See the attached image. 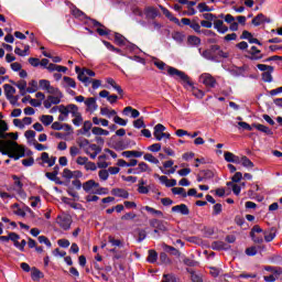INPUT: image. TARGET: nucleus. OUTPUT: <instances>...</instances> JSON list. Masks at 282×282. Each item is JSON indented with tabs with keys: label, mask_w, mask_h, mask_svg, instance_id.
<instances>
[{
	"label": "nucleus",
	"mask_w": 282,
	"mask_h": 282,
	"mask_svg": "<svg viewBox=\"0 0 282 282\" xmlns=\"http://www.w3.org/2000/svg\"><path fill=\"white\" fill-rule=\"evenodd\" d=\"M240 164H242V166H245V169H254V163H252V161H250V159H248V156H242L240 159Z\"/></svg>",
	"instance_id": "a19ab883"
},
{
	"label": "nucleus",
	"mask_w": 282,
	"mask_h": 282,
	"mask_svg": "<svg viewBox=\"0 0 282 282\" xmlns=\"http://www.w3.org/2000/svg\"><path fill=\"white\" fill-rule=\"evenodd\" d=\"M127 39L120 34V33H115V42L117 43V45H124Z\"/></svg>",
	"instance_id": "603ef678"
},
{
	"label": "nucleus",
	"mask_w": 282,
	"mask_h": 282,
	"mask_svg": "<svg viewBox=\"0 0 282 282\" xmlns=\"http://www.w3.org/2000/svg\"><path fill=\"white\" fill-rule=\"evenodd\" d=\"M199 83L205 85V87H209L210 89L215 88L217 85V79L213 77V75L208 73H204L199 76Z\"/></svg>",
	"instance_id": "0eeeda50"
},
{
	"label": "nucleus",
	"mask_w": 282,
	"mask_h": 282,
	"mask_svg": "<svg viewBox=\"0 0 282 282\" xmlns=\"http://www.w3.org/2000/svg\"><path fill=\"white\" fill-rule=\"evenodd\" d=\"M9 129L8 122L3 121V115L0 112V140H8V138H11V140H19V134L7 132Z\"/></svg>",
	"instance_id": "39448f33"
},
{
	"label": "nucleus",
	"mask_w": 282,
	"mask_h": 282,
	"mask_svg": "<svg viewBox=\"0 0 282 282\" xmlns=\"http://www.w3.org/2000/svg\"><path fill=\"white\" fill-rule=\"evenodd\" d=\"M144 14L147 19H158V17H160V12L158 11V9H155V7H148L144 9Z\"/></svg>",
	"instance_id": "ddd939ff"
},
{
	"label": "nucleus",
	"mask_w": 282,
	"mask_h": 282,
	"mask_svg": "<svg viewBox=\"0 0 282 282\" xmlns=\"http://www.w3.org/2000/svg\"><path fill=\"white\" fill-rule=\"evenodd\" d=\"M72 216L67 214H61L56 218V224L62 230H69V228H72Z\"/></svg>",
	"instance_id": "423d86ee"
},
{
	"label": "nucleus",
	"mask_w": 282,
	"mask_h": 282,
	"mask_svg": "<svg viewBox=\"0 0 282 282\" xmlns=\"http://www.w3.org/2000/svg\"><path fill=\"white\" fill-rule=\"evenodd\" d=\"M36 91H39V82L32 79L26 88V94H36Z\"/></svg>",
	"instance_id": "c756f323"
},
{
	"label": "nucleus",
	"mask_w": 282,
	"mask_h": 282,
	"mask_svg": "<svg viewBox=\"0 0 282 282\" xmlns=\"http://www.w3.org/2000/svg\"><path fill=\"white\" fill-rule=\"evenodd\" d=\"M72 14L73 17H75L76 19H85V13L83 11H80L78 8L73 7L72 8Z\"/></svg>",
	"instance_id": "49530a36"
},
{
	"label": "nucleus",
	"mask_w": 282,
	"mask_h": 282,
	"mask_svg": "<svg viewBox=\"0 0 282 282\" xmlns=\"http://www.w3.org/2000/svg\"><path fill=\"white\" fill-rule=\"evenodd\" d=\"M58 111L62 116H64L65 118H69V105L64 106V105H59L58 106Z\"/></svg>",
	"instance_id": "a18cd8bd"
},
{
	"label": "nucleus",
	"mask_w": 282,
	"mask_h": 282,
	"mask_svg": "<svg viewBox=\"0 0 282 282\" xmlns=\"http://www.w3.org/2000/svg\"><path fill=\"white\" fill-rule=\"evenodd\" d=\"M262 80L264 83H272V70L271 69L262 73Z\"/></svg>",
	"instance_id": "13d9d810"
},
{
	"label": "nucleus",
	"mask_w": 282,
	"mask_h": 282,
	"mask_svg": "<svg viewBox=\"0 0 282 282\" xmlns=\"http://www.w3.org/2000/svg\"><path fill=\"white\" fill-rule=\"evenodd\" d=\"M276 237V234L274 231H264V241H267V243H270V241H274Z\"/></svg>",
	"instance_id": "864d4df0"
},
{
	"label": "nucleus",
	"mask_w": 282,
	"mask_h": 282,
	"mask_svg": "<svg viewBox=\"0 0 282 282\" xmlns=\"http://www.w3.org/2000/svg\"><path fill=\"white\" fill-rule=\"evenodd\" d=\"M62 177H64V180H67L69 182V180L74 177V172L69 169H64Z\"/></svg>",
	"instance_id": "bf43d9fd"
},
{
	"label": "nucleus",
	"mask_w": 282,
	"mask_h": 282,
	"mask_svg": "<svg viewBox=\"0 0 282 282\" xmlns=\"http://www.w3.org/2000/svg\"><path fill=\"white\" fill-rule=\"evenodd\" d=\"M70 158H76V155H80V148L73 145L69 148Z\"/></svg>",
	"instance_id": "e2e57ef3"
},
{
	"label": "nucleus",
	"mask_w": 282,
	"mask_h": 282,
	"mask_svg": "<svg viewBox=\"0 0 282 282\" xmlns=\"http://www.w3.org/2000/svg\"><path fill=\"white\" fill-rule=\"evenodd\" d=\"M248 54L247 58H249V61H261V58H263L261 50L257 48V46H251Z\"/></svg>",
	"instance_id": "1a4fd4ad"
},
{
	"label": "nucleus",
	"mask_w": 282,
	"mask_h": 282,
	"mask_svg": "<svg viewBox=\"0 0 282 282\" xmlns=\"http://www.w3.org/2000/svg\"><path fill=\"white\" fill-rule=\"evenodd\" d=\"M99 175V180H101V182H107L109 180V171L108 170H100L98 172Z\"/></svg>",
	"instance_id": "6e6d98bb"
},
{
	"label": "nucleus",
	"mask_w": 282,
	"mask_h": 282,
	"mask_svg": "<svg viewBox=\"0 0 282 282\" xmlns=\"http://www.w3.org/2000/svg\"><path fill=\"white\" fill-rule=\"evenodd\" d=\"M166 131V127H164L162 123H159L154 127L153 135L155 140L159 142L163 140L164 132Z\"/></svg>",
	"instance_id": "9b49d317"
},
{
	"label": "nucleus",
	"mask_w": 282,
	"mask_h": 282,
	"mask_svg": "<svg viewBox=\"0 0 282 282\" xmlns=\"http://www.w3.org/2000/svg\"><path fill=\"white\" fill-rule=\"evenodd\" d=\"M41 122L44 124V127H50L52 122H54V116L52 115H43L40 117Z\"/></svg>",
	"instance_id": "72a5a7b5"
},
{
	"label": "nucleus",
	"mask_w": 282,
	"mask_h": 282,
	"mask_svg": "<svg viewBox=\"0 0 282 282\" xmlns=\"http://www.w3.org/2000/svg\"><path fill=\"white\" fill-rule=\"evenodd\" d=\"M3 88L7 99L12 100V98H14V95L17 94V88L10 84H4Z\"/></svg>",
	"instance_id": "f8f14e48"
},
{
	"label": "nucleus",
	"mask_w": 282,
	"mask_h": 282,
	"mask_svg": "<svg viewBox=\"0 0 282 282\" xmlns=\"http://www.w3.org/2000/svg\"><path fill=\"white\" fill-rule=\"evenodd\" d=\"M68 109L69 113L72 115V118H78L79 116H82L80 111L78 110V106L69 104Z\"/></svg>",
	"instance_id": "4c0bfd02"
},
{
	"label": "nucleus",
	"mask_w": 282,
	"mask_h": 282,
	"mask_svg": "<svg viewBox=\"0 0 282 282\" xmlns=\"http://www.w3.org/2000/svg\"><path fill=\"white\" fill-rule=\"evenodd\" d=\"M100 98H107L108 102L110 105H116L118 102V96L117 95H109V90H101L99 93Z\"/></svg>",
	"instance_id": "4468645a"
},
{
	"label": "nucleus",
	"mask_w": 282,
	"mask_h": 282,
	"mask_svg": "<svg viewBox=\"0 0 282 282\" xmlns=\"http://www.w3.org/2000/svg\"><path fill=\"white\" fill-rule=\"evenodd\" d=\"M62 85L64 89H76V80L72 77L64 76Z\"/></svg>",
	"instance_id": "6ab92c4d"
},
{
	"label": "nucleus",
	"mask_w": 282,
	"mask_h": 282,
	"mask_svg": "<svg viewBox=\"0 0 282 282\" xmlns=\"http://www.w3.org/2000/svg\"><path fill=\"white\" fill-rule=\"evenodd\" d=\"M13 85L20 89V96H25V94H28V82H25V79L13 83Z\"/></svg>",
	"instance_id": "4be33fe9"
},
{
	"label": "nucleus",
	"mask_w": 282,
	"mask_h": 282,
	"mask_svg": "<svg viewBox=\"0 0 282 282\" xmlns=\"http://www.w3.org/2000/svg\"><path fill=\"white\" fill-rule=\"evenodd\" d=\"M154 65L155 67H158V69H161L163 72V69H166L167 74L172 77L175 78L176 80H182L184 87H193V83L191 82V77H188V75H186V73L173 67V66H169L166 65V63L154 57Z\"/></svg>",
	"instance_id": "f257e3e1"
},
{
	"label": "nucleus",
	"mask_w": 282,
	"mask_h": 282,
	"mask_svg": "<svg viewBox=\"0 0 282 282\" xmlns=\"http://www.w3.org/2000/svg\"><path fill=\"white\" fill-rule=\"evenodd\" d=\"M102 148L96 143H89V145L85 149L86 155H89L91 160H96V158H98V154H100Z\"/></svg>",
	"instance_id": "6e6552de"
},
{
	"label": "nucleus",
	"mask_w": 282,
	"mask_h": 282,
	"mask_svg": "<svg viewBox=\"0 0 282 282\" xmlns=\"http://www.w3.org/2000/svg\"><path fill=\"white\" fill-rule=\"evenodd\" d=\"M13 183V191H17L19 188H23V183L21 182V178L17 175L12 176Z\"/></svg>",
	"instance_id": "09e8293b"
},
{
	"label": "nucleus",
	"mask_w": 282,
	"mask_h": 282,
	"mask_svg": "<svg viewBox=\"0 0 282 282\" xmlns=\"http://www.w3.org/2000/svg\"><path fill=\"white\" fill-rule=\"evenodd\" d=\"M243 72H246L245 67H238L237 69L231 70V76L239 78V76H243Z\"/></svg>",
	"instance_id": "338daca9"
},
{
	"label": "nucleus",
	"mask_w": 282,
	"mask_h": 282,
	"mask_svg": "<svg viewBox=\"0 0 282 282\" xmlns=\"http://www.w3.org/2000/svg\"><path fill=\"white\" fill-rule=\"evenodd\" d=\"M279 274H281L280 271H274L270 275H264V281L265 282H274V281H276V279H279Z\"/></svg>",
	"instance_id": "de8ad7c7"
},
{
	"label": "nucleus",
	"mask_w": 282,
	"mask_h": 282,
	"mask_svg": "<svg viewBox=\"0 0 282 282\" xmlns=\"http://www.w3.org/2000/svg\"><path fill=\"white\" fill-rule=\"evenodd\" d=\"M96 100L97 99L95 97H89L84 101L87 107V111H89L90 113H94V111L98 110V104L96 102Z\"/></svg>",
	"instance_id": "9d476101"
},
{
	"label": "nucleus",
	"mask_w": 282,
	"mask_h": 282,
	"mask_svg": "<svg viewBox=\"0 0 282 282\" xmlns=\"http://www.w3.org/2000/svg\"><path fill=\"white\" fill-rule=\"evenodd\" d=\"M172 193L173 195H182L183 197H187L186 189L183 187H173Z\"/></svg>",
	"instance_id": "5fc2aeb1"
},
{
	"label": "nucleus",
	"mask_w": 282,
	"mask_h": 282,
	"mask_svg": "<svg viewBox=\"0 0 282 282\" xmlns=\"http://www.w3.org/2000/svg\"><path fill=\"white\" fill-rule=\"evenodd\" d=\"M187 44L191 47H199V45H202V40L198 36L189 35L187 37Z\"/></svg>",
	"instance_id": "bb28decb"
},
{
	"label": "nucleus",
	"mask_w": 282,
	"mask_h": 282,
	"mask_svg": "<svg viewBox=\"0 0 282 282\" xmlns=\"http://www.w3.org/2000/svg\"><path fill=\"white\" fill-rule=\"evenodd\" d=\"M214 29L217 30V32H219V34H226V32H228V26L224 25L223 20H215Z\"/></svg>",
	"instance_id": "412c9836"
},
{
	"label": "nucleus",
	"mask_w": 282,
	"mask_h": 282,
	"mask_svg": "<svg viewBox=\"0 0 282 282\" xmlns=\"http://www.w3.org/2000/svg\"><path fill=\"white\" fill-rule=\"evenodd\" d=\"M198 52L203 58H206V61H213L214 63H218L219 58H228V53L224 52L219 45H212L205 51L198 48Z\"/></svg>",
	"instance_id": "7ed1b4c3"
},
{
	"label": "nucleus",
	"mask_w": 282,
	"mask_h": 282,
	"mask_svg": "<svg viewBox=\"0 0 282 282\" xmlns=\"http://www.w3.org/2000/svg\"><path fill=\"white\" fill-rule=\"evenodd\" d=\"M144 210H147V213H150V215H155L156 217H164V213H162V210H158L151 206H145Z\"/></svg>",
	"instance_id": "79ce46f5"
},
{
	"label": "nucleus",
	"mask_w": 282,
	"mask_h": 282,
	"mask_svg": "<svg viewBox=\"0 0 282 282\" xmlns=\"http://www.w3.org/2000/svg\"><path fill=\"white\" fill-rule=\"evenodd\" d=\"M162 282H180V278H177L174 273L163 274Z\"/></svg>",
	"instance_id": "58836bf2"
},
{
	"label": "nucleus",
	"mask_w": 282,
	"mask_h": 282,
	"mask_svg": "<svg viewBox=\"0 0 282 282\" xmlns=\"http://www.w3.org/2000/svg\"><path fill=\"white\" fill-rule=\"evenodd\" d=\"M156 228L161 232H169V230H171V225L164 220H159V225L156 226Z\"/></svg>",
	"instance_id": "f704fd0d"
},
{
	"label": "nucleus",
	"mask_w": 282,
	"mask_h": 282,
	"mask_svg": "<svg viewBox=\"0 0 282 282\" xmlns=\"http://www.w3.org/2000/svg\"><path fill=\"white\" fill-rule=\"evenodd\" d=\"M41 160L43 164H47V166H54L56 164V156H51L47 152H43L41 155Z\"/></svg>",
	"instance_id": "dca6fc26"
},
{
	"label": "nucleus",
	"mask_w": 282,
	"mask_h": 282,
	"mask_svg": "<svg viewBox=\"0 0 282 282\" xmlns=\"http://www.w3.org/2000/svg\"><path fill=\"white\" fill-rule=\"evenodd\" d=\"M77 78L80 83L85 85V87H89V85H91V79L87 77V72L85 70V68H83L82 72L78 73Z\"/></svg>",
	"instance_id": "aec40b11"
},
{
	"label": "nucleus",
	"mask_w": 282,
	"mask_h": 282,
	"mask_svg": "<svg viewBox=\"0 0 282 282\" xmlns=\"http://www.w3.org/2000/svg\"><path fill=\"white\" fill-rule=\"evenodd\" d=\"M172 213H180L181 215H189L191 210L186 204H181L172 207Z\"/></svg>",
	"instance_id": "a211bd4d"
},
{
	"label": "nucleus",
	"mask_w": 282,
	"mask_h": 282,
	"mask_svg": "<svg viewBox=\"0 0 282 282\" xmlns=\"http://www.w3.org/2000/svg\"><path fill=\"white\" fill-rule=\"evenodd\" d=\"M39 85H40V89H43V91H47V88H48L52 84H51L50 80H47V79H41V80L39 82Z\"/></svg>",
	"instance_id": "680f3d73"
},
{
	"label": "nucleus",
	"mask_w": 282,
	"mask_h": 282,
	"mask_svg": "<svg viewBox=\"0 0 282 282\" xmlns=\"http://www.w3.org/2000/svg\"><path fill=\"white\" fill-rule=\"evenodd\" d=\"M148 261L149 263H155L158 261V252L155 250H149Z\"/></svg>",
	"instance_id": "3c124183"
},
{
	"label": "nucleus",
	"mask_w": 282,
	"mask_h": 282,
	"mask_svg": "<svg viewBox=\"0 0 282 282\" xmlns=\"http://www.w3.org/2000/svg\"><path fill=\"white\" fill-rule=\"evenodd\" d=\"M91 127H94V124L91 123V121L87 120L84 122V126L80 130L82 135H87V138L91 137Z\"/></svg>",
	"instance_id": "a878e982"
},
{
	"label": "nucleus",
	"mask_w": 282,
	"mask_h": 282,
	"mask_svg": "<svg viewBox=\"0 0 282 282\" xmlns=\"http://www.w3.org/2000/svg\"><path fill=\"white\" fill-rule=\"evenodd\" d=\"M133 127H134V129H144V127H147V124H144V119L139 118V119L134 120Z\"/></svg>",
	"instance_id": "052dcab7"
},
{
	"label": "nucleus",
	"mask_w": 282,
	"mask_h": 282,
	"mask_svg": "<svg viewBox=\"0 0 282 282\" xmlns=\"http://www.w3.org/2000/svg\"><path fill=\"white\" fill-rule=\"evenodd\" d=\"M137 175H141V173H151V167L145 162H140L137 167H134Z\"/></svg>",
	"instance_id": "393cba45"
},
{
	"label": "nucleus",
	"mask_w": 282,
	"mask_h": 282,
	"mask_svg": "<svg viewBox=\"0 0 282 282\" xmlns=\"http://www.w3.org/2000/svg\"><path fill=\"white\" fill-rule=\"evenodd\" d=\"M99 188V189H96ZM83 189L85 193H90L93 195H105L107 192L106 188H100V183H96L94 180H89L83 184Z\"/></svg>",
	"instance_id": "20e7f679"
},
{
	"label": "nucleus",
	"mask_w": 282,
	"mask_h": 282,
	"mask_svg": "<svg viewBox=\"0 0 282 282\" xmlns=\"http://www.w3.org/2000/svg\"><path fill=\"white\" fill-rule=\"evenodd\" d=\"M113 122H115L116 124H119L120 127H127L129 120L122 119V118H120L119 116H115Z\"/></svg>",
	"instance_id": "4d7b16f0"
},
{
	"label": "nucleus",
	"mask_w": 282,
	"mask_h": 282,
	"mask_svg": "<svg viewBox=\"0 0 282 282\" xmlns=\"http://www.w3.org/2000/svg\"><path fill=\"white\" fill-rule=\"evenodd\" d=\"M94 25H100L101 28L97 29V33L99 36H109V29L105 28L104 25L100 24V22L94 20Z\"/></svg>",
	"instance_id": "7c9ffc66"
},
{
	"label": "nucleus",
	"mask_w": 282,
	"mask_h": 282,
	"mask_svg": "<svg viewBox=\"0 0 282 282\" xmlns=\"http://www.w3.org/2000/svg\"><path fill=\"white\" fill-rule=\"evenodd\" d=\"M163 250L165 252H171V254H173L174 257H180V250H177L175 247L164 245Z\"/></svg>",
	"instance_id": "c03bdc74"
},
{
	"label": "nucleus",
	"mask_w": 282,
	"mask_h": 282,
	"mask_svg": "<svg viewBox=\"0 0 282 282\" xmlns=\"http://www.w3.org/2000/svg\"><path fill=\"white\" fill-rule=\"evenodd\" d=\"M47 98L53 105H61V100H63V93L50 95Z\"/></svg>",
	"instance_id": "473e14b6"
},
{
	"label": "nucleus",
	"mask_w": 282,
	"mask_h": 282,
	"mask_svg": "<svg viewBox=\"0 0 282 282\" xmlns=\"http://www.w3.org/2000/svg\"><path fill=\"white\" fill-rule=\"evenodd\" d=\"M160 261H161V263H164L165 265H171V263H172L171 258H169V254H166V252L160 253Z\"/></svg>",
	"instance_id": "8fccbe9b"
},
{
	"label": "nucleus",
	"mask_w": 282,
	"mask_h": 282,
	"mask_svg": "<svg viewBox=\"0 0 282 282\" xmlns=\"http://www.w3.org/2000/svg\"><path fill=\"white\" fill-rule=\"evenodd\" d=\"M225 160L232 164H241V159L231 152H225Z\"/></svg>",
	"instance_id": "b1692460"
},
{
	"label": "nucleus",
	"mask_w": 282,
	"mask_h": 282,
	"mask_svg": "<svg viewBox=\"0 0 282 282\" xmlns=\"http://www.w3.org/2000/svg\"><path fill=\"white\" fill-rule=\"evenodd\" d=\"M143 160H145V162H150L151 164H160V160H158V158L151 153H145L143 155Z\"/></svg>",
	"instance_id": "37998d69"
},
{
	"label": "nucleus",
	"mask_w": 282,
	"mask_h": 282,
	"mask_svg": "<svg viewBox=\"0 0 282 282\" xmlns=\"http://www.w3.org/2000/svg\"><path fill=\"white\" fill-rule=\"evenodd\" d=\"M91 133L94 135H109V130H105V129H102L100 127H94L91 129Z\"/></svg>",
	"instance_id": "ea45409f"
},
{
	"label": "nucleus",
	"mask_w": 282,
	"mask_h": 282,
	"mask_svg": "<svg viewBox=\"0 0 282 282\" xmlns=\"http://www.w3.org/2000/svg\"><path fill=\"white\" fill-rule=\"evenodd\" d=\"M252 25L259 28L262 23H270V19L265 18L263 13L258 14L256 18L252 19Z\"/></svg>",
	"instance_id": "f3484780"
},
{
	"label": "nucleus",
	"mask_w": 282,
	"mask_h": 282,
	"mask_svg": "<svg viewBox=\"0 0 282 282\" xmlns=\"http://www.w3.org/2000/svg\"><path fill=\"white\" fill-rule=\"evenodd\" d=\"M252 127L253 129H257V131H260L261 133H265V135H274V132L268 126H264L261 123H253Z\"/></svg>",
	"instance_id": "2eb2a0df"
},
{
	"label": "nucleus",
	"mask_w": 282,
	"mask_h": 282,
	"mask_svg": "<svg viewBox=\"0 0 282 282\" xmlns=\"http://www.w3.org/2000/svg\"><path fill=\"white\" fill-rule=\"evenodd\" d=\"M106 83L108 85H110V87H113L120 96H122V94H124V91L122 90V87L118 86V84L116 83V80L113 78H111V77L106 78Z\"/></svg>",
	"instance_id": "cd10ccee"
},
{
	"label": "nucleus",
	"mask_w": 282,
	"mask_h": 282,
	"mask_svg": "<svg viewBox=\"0 0 282 282\" xmlns=\"http://www.w3.org/2000/svg\"><path fill=\"white\" fill-rule=\"evenodd\" d=\"M77 144H78L79 149H84V151H85V149H87L89 147V140L78 139Z\"/></svg>",
	"instance_id": "0e129e2a"
},
{
	"label": "nucleus",
	"mask_w": 282,
	"mask_h": 282,
	"mask_svg": "<svg viewBox=\"0 0 282 282\" xmlns=\"http://www.w3.org/2000/svg\"><path fill=\"white\" fill-rule=\"evenodd\" d=\"M105 158H107V155H105V154L98 156V160H99V161L97 162L98 169L106 170V169H108V166L110 165V163H107V161H104Z\"/></svg>",
	"instance_id": "c9c22d12"
},
{
	"label": "nucleus",
	"mask_w": 282,
	"mask_h": 282,
	"mask_svg": "<svg viewBox=\"0 0 282 282\" xmlns=\"http://www.w3.org/2000/svg\"><path fill=\"white\" fill-rule=\"evenodd\" d=\"M100 115L106 116L107 118H113V116L116 117L118 115V112L116 110H111L107 107H102V108H100Z\"/></svg>",
	"instance_id": "2f4dec72"
},
{
	"label": "nucleus",
	"mask_w": 282,
	"mask_h": 282,
	"mask_svg": "<svg viewBox=\"0 0 282 282\" xmlns=\"http://www.w3.org/2000/svg\"><path fill=\"white\" fill-rule=\"evenodd\" d=\"M2 155H8L11 160H21L25 158V148L17 143V141H7L2 144Z\"/></svg>",
	"instance_id": "f03ea898"
},
{
	"label": "nucleus",
	"mask_w": 282,
	"mask_h": 282,
	"mask_svg": "<svg viewBox=\"0 0 282 282\" xmlns=\"http://www.w3.org/2000/svg\"><path fill=\"white\" fill-rule=\"evenodd\" d=\"M191 279H192V282H204V279L202 278V275L197 274L195 271L191 272Z\"/></svg>",
	"instance_id": "774afa93"
},
{
	"label": "nucleus",
	"mask_w": 282,
	"mask_h": 282,
	"mask_svg": "<svg viewBox=\"0 0 282 282\" xmlns=\"http://www.w3.org/2000/svg\"><path fill=\"white\" fill-rule=\"evenodd\" d=\"M122 158H142L144 155V152L140 151H123L121 153Z\"/></svg>",
	"instance_id": "c85d7f7f"
},
{
	"label": "nucleus",
	"mask_w": 282,
	"mask_h": 282,
	"mask_svg": "<svg viewBox=\"0 0 282 282\" xmlns=\"http://www.w3.org/2000/svg\"><path fill=\"white\" fill-rule=\"evenodd\" d=\"M30 202L32 208H41V196H31Z\"/></svg>",
	"instance_id": "e433bc0d"
},
{
	"label": "nucleus",
	"mask_w": 282,
	"mask_h": 282,
	"mask_svg": "<svg viewBox=\"0 0 282 282\" xmlns=\"http://www.w3.org/2000/svg\"><path fill=\"white\" fill-rule=\"evenodd\" d=\"M111 195L115 197H121L122 199H129V192L122 188H113Z\"/></svg>",
	"instance_id": "5701e85b"
},
{
	"label": "nucleus",
	"mask_w": 282,
	"mask_h": 282,
	"mask_svg": "<svg viewBox=\"0 0 282 282\" xmlns=\"http://www.w3.org/2000/svg\"><path fill=\"white\" fill-rule=\"evenodd\" d=\"M85 171H97L98 166L96 163L91 161H87L86 165H84Z\"/></svg>",
	"instance_id": "69168bd1"
}]
</instances>
